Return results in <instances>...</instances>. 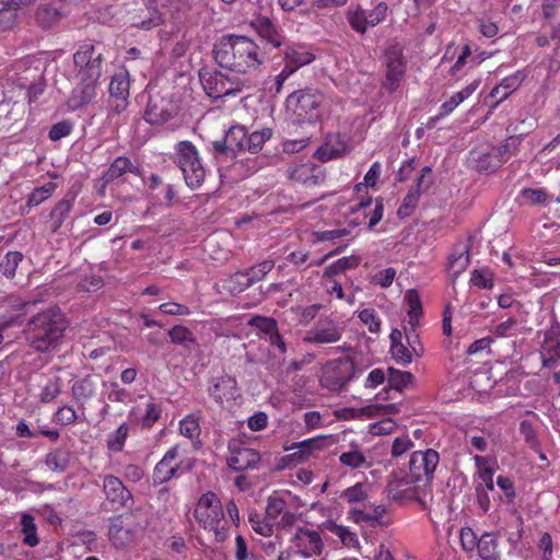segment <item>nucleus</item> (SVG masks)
<instances>
[{
  "mask_svg": "<svg viewBox=\"0 0 560 560\" xmlns=\"http://www.w3.org/2000/svg\"><path fill=\"white\" fill-rule=\"evenodd\" d=\"M104 50L102 43H83L73 54L75 83L67 101L69 109L83 108L95 98L102 75Z\"/></svg>",
  "mask_w": 560,
  "mask_h": 560,
  "instance_id": "obj_1",
  "label": "nucleus"
},
{
  "mask_svg": "<svg viewBox=\"0 0 560 560\" xmlns=\"http://www.w3.org/2000/svg\"><path fill=\"white\" fill-rule=\"evenodd\" d=\"M212 52L221 68L243 74L257 70L265 59V52L247 36H223Z\"/></svg>",
  "mask_w": 560,
  "mask_h": 560,
  "instance_id": "obj_2",
  "label": "nucleus"
},
{
  "mask_svg": "<svg viewBox=\"0 0 560 560\" xmlns=\"http://www.w3.org/2000/svg\"><path fill=\"white\" fill-rule=\"evenodd\" d=\"M68 320L59 308L50 307L32 316L25 327L30 346L38 352L55 350L65 336Z\"/></svg>",
  "mask_w": 560,
  "mask_h": 560,
  "instance_id": "obj_3",
  "label": "nucleus"
},
{
  "mask_svg": "<svg viewBox=\"0 0 560 560\" xmlns=\"http://www.w3.org/2000/svg\"><path fill=\"white\" fill-rule=\"evenodd\" d=\"M194 516L202 528L214 533L217 540L223 541L226 538L229 526L222 503L214 492L209 491L199 498Z\"/></svg>",
  "mask_w": 560,
  "mask_h": 560,
  "instance_id": "obj_4",
  "label": "nucleus"
},
{
  "mask_svg": "<svg viewBox=\"0 0 560 560\" xmlns=\"http://www.w3.org/2000/svg\"><path fill=\"white\" fill-rule=\"evenodd\" d=\"M173 162L182 171L187 186L199 188L205 180L206 170L201 163L199 152L195 144L188 140L179 141L175 145Z\"/></svg>",
  "mask_w": 560,
  "mask_h": 560,
  "instance_id": "obj_5",
  "label": "nucleus"
},
{
  "mask_svg": "<svg viewBox=\"0 0 560 560\" xmlns=\"http://www.w3.org/2000/svg\"><path fill=\"white\" fill-rule=\"evenodd\" d=\"M440 455L436 451L413 452L409 459V471L402 478L405 485H415L417 489L425 488L433 479V474L439 465Z\"/></svg>",
  "mask_w": 560,
  "mask_h": 560,
  "instance_id": "obj_6",
  "label": "nucleus"
},
{
  "mask_svg": "<svg viewBox=\"0 0 560 560\" xmlns=\"http://www.w3.org/2000/svg\"><path fill=\"white\" fill-rule=\"evenodd\" d=\"M103 492L105 498L116 510L129 509V512L125 514L127 520L130 517L138 518L141 516V510L139 508H131L133 504L132 493L125 487L118 477L114 475H106L103 478Z\"/></svg>",
  "mask_w": 560,
  "mask_h": 560,
  "instance_id": "obj_7",
  "label": "nucleus"
},
{
  "mask_svg": "<svg viewBox=\"0 0 560 560\" xmlns=\"http://www.w3.org/2000/svg\"><path fill=\"white\" fill-rule=\"evenodd\" d=\"M355 374L354 361L349 358H341L329 362L323 373L322 384L330 390H340L348 384Z\"/></svg>",
  "mask_w": 560,
  "mask_h": 560,
  "instance_id": "obj_8",
  "label": "nucleus"
},
{
  "mask_svg": "<svg viewBox=\"0 0 560 560\" xmlns=\"http://www.w3.org/2000/svg\"><path fill=\"white\" fill-rule=\"evenodd\" d=\"M200 82L206 94L213 98L235 95L245 88V82H232L220 71L200 72Z\"/></svg>",
  "mask_w": 560,
  "mask_h": 560,
  "instance_id": "obj_9",
  "label": "nucleus"
},
{
  "mask_svg": "<svg viewBox=\"0 0 560 560\" xmlns=\"http://www.w3.org/2000/svg\"><path fill=\"white\" fill-rule=\"evenodd\" d=\"M290 545L291 550L303 558L320 556L324 550L320 534L308 527H298L290 538Z\"/></svg>",
  "mask_w": 560,
  "mask_h": 560,
  "instance_id": "obj_10",
  "label": "nucleus"
},
{
  "mask_svg": "<svg viewBox=\"0 0 560 560\" xmlns=\"http://www.w3.org/2000/svg\"><path fill=\"white\" fill-rule=\"evenodd\" d=\"M386 73L383 82L384 89L395 92L402 81L406 72L402 48L398 45H390L385 51Z\"/></svg>",
  "mask_w": 560,
  "mask_h": 560,
  "instance_id": "obj_11",
  "label": "nucleus"
},
{
  "mask_svg": "<svg viewBox=\"0 0 560 560\" xmlns=\"http://www.w3.org/2000/svg\"><path fill=\"white\" fill-rule=\"evenodd\" d=\"M324 96L318 91L304 90L290 94L288 102L295 103L294 112L301 118L308 121L317 119L320 115L319 107Z\"/></svg>",
  "mask_w": 560,
  "mask_h": 560,
  "instance_id": "obj_12",
  "label": "nucleus"
},
{
  "mask_svg": "<svg viewBox=\"0 0 560 560\" xmlns=\"http://www.w3.org/2000/svg\"><path fill=\"white\" fill-rule=\"evenodd\" d=\"M124 516L125 515H118L110 518L108 528L109 540L117 549L129 547L135 541L137 534L143 530L148 524L147 520H142L130 527H125L122 521Z\"/></svg>",
  "mask_w": 560,
  "mask_h": 560,
  "instance_id": "obj_13",
  "label": "nucleus"
},
{
  "mask_svg": "<svg viewBox=\"0 0 560 560\" xmlns=\"http://www.w3.org/2000/svg\"><path fill=\"white\" fill-rule=\"evenodd\" d=\"M342 327L331 318H320L314 327L307 331L304 342L313 345L336 343L342 337Z\"/></svg>",
  "mask_w": 560,
  "mask_h": 560,
  "instance_id": "obj_14",
  "label": "nucleus"
},
{
  "mask_svg": "<svg viewBox=\"0 0 560 560\" xmlns=\"http://www.w3.org/2000/svg\"><path fill=\"white\" fill-rule=\"evenodd\" d=\"M178 112V105L167 97L160 95L151 96L145 112L144 119L150 125H162L172 119Z\"/></svg>",
  "mask_w": 560,
  "mask_h": 560,
  "instance_id": "obj_15",
  "label": "nucleus"
},
{
  "mask_svg": "<svg viewBox=\"0 0 560 560\" xmlns=\"http://www.w3.org/2000/svg\"><path fill=\"white\" fill-rule=\"evenodd\" d=\"M230 456L226 459L228 466L234 471H244L256 468L260 462V454L249 447L244 446L238 441L229 444Z\"/></svg>",
  "mask_w": 560,
  "mask_h": 560,
  "instance_id": "obj_16",
  "label": "nucleus"
},
{
  "mask_svg": "<svg viewBox=\"0 0 560 560\" xmlns=\"http://www.w3.org/2000/svg\"><path fill=\"white\" fill-rule=\"evenodd\" d=\"M324 442L325 436H316L299 443H292L290 446H284L285 451L291 452L287 456L288 462L294 465L304 463L315 451H319L324 447Z\"/></svg>",
  "mask_w": 560,
  "mask_h": 560,
  "instance_id": "obj_17",
  "label": "nucleus"
},
{
  "mask_svg": "<svg viewBox=\"0 0 560 560\" xmlns=\"http://www.w3.org/2000/svg\"><path fill=\"white\" fill-rule=\"evenodd\" d=\"M97 387V377L95 375H85L75 380L71 385L72 399L79 406L82 413H84L85 404L96 396Z\"/></svg>",
  "mask_w": 560,
  "mask_h": 560,
  "instance_id": "obj_18",
  "label": "nucleus"
},
{
  "mask_svg": "<svg viewBox=\"0 0 560 560\" xmlns=\"http://www.w3.org/2000/svg\"><path fill=\"white\" fill-rule=\"evenodd\" d=\"M178 456V445L171 447L155 465L152 474L153 485H162L176 476L180 464H173Z\"/></svg>",
  "mask_w": 560,
  "mask_h": 560,
  "instance_id": "obj_19",
  "label": "nucleus"
},
{
  "mask_svg": "<svg viewBox=\"0 0 560 560\" xmlns=\"http://www.w3.org/2000/svg\"><path fill=\"white\" fill-rule=\"evenodd\" d=\"M288 176L306 186H317L324 180V172L320 166L305 163L292 166L288 170Z\"/></svg>",
  "mask_w": 560,
  "mask_h": 560,
  "instance_id": "obj_20",
  "label": "nucleus"
},
{
  "mask_svg": "<svg viewBox=\"0 0 560 560\" xmlns=\"http://www.w3.org/2000/svg\"><path fill=\"white\" fill-rule=\"evenodd\" d=\"M347 150V142L339 133L328 135L323 144L314 153L320 162H328L330 160L341 156Z\"/></svg>",
  "mask_w": 560,
  "mask_h": 560,
  "instance_id": "obj_21",
  "label": "nucleus"
},
{
  "mask_svg": "<svg viewBox=\"0 0 560 560\" xmlns=\"http://www.w3.org/2000/svg\"><path fill=\"white\" fill-rule=\"evenodd\" d=\"M236 380L230 375L215 377L209 387V395L222 405L224 400L234 399L237 392Z\"/></svg>",
  "mask_w": 560,
  "mask_h": 560,
  "instance_id": "obj_22",
  "label": "nucleus"
},
{
  "mask_svg": "<svg viewBox=\"0 0 560 560\" xmlns=\"http://www.w3.org/2000/svg\"><path fill=\"white\" fill-rule=\"evenodd\" d=\"M250 25L261 38L273 47H280L283 44L282 34L269 18L259 14L252 20Z\"/></svg>",
  "mask_w": 560,
  "mask_h": 560,
  "instance_id": "obj_23",
  "label": "nucleus"
},
{
  "mask_svg": "<svg viewBox=\"0 0 560 560\" xmlns=\"http://www.w3.org/2000/svg\"><path fill=\"white\" fill-rule=\"evenodd\" d=\"M520 86V81L516 77H506L500 84L495 85L488 96L485 98V104L494 109L500 103L506 100Z\"/></svg>",
  "mask_w": 560,
  "mask_h": 560,
  "instance_id": "obj_24",
  "label": "nucleus"
},
{
  "mask_svg": "<svg viewBox=\"0 0 560 560\" xmlns=\"http://www.w3.org/2000/svg\"><path fill=\"white\" fill-rule=\"evenodd\" d=\"M126 173L138 174L139 168L133 165L131 160L127 156L116 158L109 167L103 174V180L105 184H109L115 179L119 178Z\"/></svg>",
  "mask_w": 560,
  "mask_h": 560,
  "instance_id": "obj_25",
  "label": "nucleus"
},
{
  "mask_svg": "<svg viewBox=\"0 0 560 560\" xmlns=\"http://www.w3.org/2000/svg\"><path fill=\"white\" fill-rule=\"evenodd\" d=\"M478 555L483 560H499L498 537L493 533L485 532L478 540Z\"/></svg>",
  "mask_w": 560,
  "mask_h": 560,
  "instance_id": "obj_26",
  "label": "nucleus"
},
{
  "mask_svg": "<svg viewBox=\"0 0 560 560\" xmlns=\"http://www.w3.org/2000/svg\"><path fill=\"white\" fill-rule=\"evenodd\" d=\"M74 199H61L50 211L51 231L57 232L69 217L73 208Z\"/></svg>",
  "mask_w": 560,
  "mask_h": 560,
  "instance_id": "obj_27",
  "label": "nucleus"
},
{
  "mask_svg": "<svg viewBox=\"0 0 560 560\" xmlns=\"http://www.w3.org/2000/svg\"><path fill=\"white\" fill-rule=\"evenodd\" d=\"M21 533L23 535V544L28 547H35L39 544L37 536V526L35 518L28 513H23L20 518Z\"/></svg>",
  "mask_w": 560,
  "mask_h": 560,
  "instance_id": "obj_28",
  "label": "nucleus"
},
{
  "mask_svg": "<svg viewBox=\"0 0 560 560\" xmlns=\"http://www.w3.org/2000/svg\"><path fill=\"white\" fill-rule=\"evenodd\" d=\"M60 11L50 4L39 5L35 13V20L42 28L52 27L60 21Z\"/></svg>",
  "mask_w": 560,
  "mask_h": 560,
  "instance_id": "obj_29",
  "label": "nucleus"
},
{
  "mask_svg": "<svg viewBox=\"0 0 560 560\" xmlns=\"http://www.w3.org/2000/svg\"><path fill=\"white\" fill-rule=\"evenodd\" d=\"M154 0H148V18L140 22H135L133 25L142 30H152L165 23V13L161 12L155 5Z\"/></svg>",
  "mask_w": 560,
  "mask_h": 560,
  "instance_id": "obj_30",
  "label": "nucleus"
},
{
  "mask_svg": "<svg viewBox=\"0 0 560 560\" xmlns=\"http://www.w3.org/2000/svg\"><path fill=\"white\" fill-rule=\"evenodd\" d=\"M339 462L351 469L369 468L371 466L358 446H352L348 452L340 454Z\"/></svg>",
  "mask_w": 560,
  "mask_h": 560,
  "instance_id": "obj_31",
  "label": "nucleus"
},
{
  "mask_svg": "<svg viewBox=\"0 0 560 560\" xmlns=\"http://www.w3.org/2000/svg\"><path fill=\"white\" fill-rule=\"evenodd\" d=\"M405 299L409 305L408 324L411 327H416L418 325L419 318L422 315V305H421L420 295L417 290L410 289L406 292Z\"/></svg>",
  "mask_w": 560,
  "mask_h": 560,
  "instance_id": "obj_32",
  "label": "nucleus"
},
{
  "mask_svg": "<svg viewBox=\"0 0 560 560\" xmlns=\"http://www.w3.org/2000/svg\"><path fill=\"white\" fill-rule=\"evenodd\" d=\"M285 61L295 68H301L311 63L315 56L302 47H288L284 52Z\"/></svg>",
  "mask_w": 560,
  "mask_h": 560,
  "instance_id": "obj_33",
  "label": "nucleus"
},
{
  "mask_svg": "<svg viewBox=\"0 0 560 560\" xmlns=\"http://www.w3.org/2000/svg\"><path fill=\"white\" fill-rule=\"evenodd\" d=\"M249 287L252 285L244 270L233 273L223 281V288L233 295L244 292Z\"/></svg>",
  "mask_w": 560,
  "mask_h": 560,
  "instance_id": "obj_34",
  "label": "nucleus"
},
{
  "mask_svg": "<svg viewBox=\"0 0 560 560\" xmlns=\"http://www.w3.org/2000/svg\"><path fill=\"white\" fill-rule=\"evenodd\" d=\"M247 131L243 126H232L225 133L228 143L235 155L237 151H244L246 147Z\"/></svg>",
  "mask_w": 560,
  "mask_h": 560,
  "instance_id": "obj_35",
  "label": "nucleus"
},
{
  "mask_svg": "<svg viewBox=\"0 0 560 560\" xmlns=\"http://www.w3.org/2000/svg\"><path fill=\"white\" fill-rule=\"evenodd\" d=\"M476 155L474 158L476 168L480 172H494L502 165L492 149L487 152H476Z\"/></svg>",
  "mask_w": 560,
  "mask_h": 560,
  "instance_id": "obj_36",
  "label": "nucleus"
},
{
  "mask_svg": "<svg viewBox=\"0 0 560 560\" xmlns=\"http://www.w3.org/2000/svg\"><path fill=\"white\" fill-rule=\"evenodd\" d=\"M248 326L256 328L260 334L261 337L267 340V338L275 332V330L278 329V323L272 317H265L255 315L249 318Z\"/></svg>",
  "mask_w": 560,
  "mask_h": 560,
  "instance_id": "obj_37",
  "label": "nucleus"
},
{
  "mask_svg": "<svg viewBox=\"0 0 560 560\" xmlns=\"http://www.w3.org/2000/svg\"><path fill=\"white\" fill-rule=\"evenodd\" d=\"M129 80L127 73L119 72L112 77L108 86L110 97H125L129 96Z\"/></svg>",
  "mask_w": 560,
  "mask_h": 560,
  "instance_id": "obj_38",
  "label": "nucleus"
},
{
  "mask_svg": "<svg viewBox=\"0 0 560 560\" xmlns=\"http://www.w3.org/2000/svg\"><path fill=\"white\" fill-rule=\"evenodd\" d=\"M200 418L194 413L187 415L179 422V432L185 438L189 440H198L201 429H200Z\"/></svg>",
  "mask_w": 560,
  "mask_h": 560,
  "instance_id": "obj_39",
  "label": "nucleus"
},
{
  "mask_svg": "<svg viewBox=\"0 0 560 560\" xmlns=\"http://www.w3.org/2000/svg\"><path fill=\"white\" fill-rule=\"evenodd\" d=\"M275 261L271 259L262 260L250 268L245 269V273L250 285L261 281L273 268Z\"/></svg>",
  "mask_w": 560,
  "mask_h": 560,
  "instance_id": "obj_40",
  "label": "nucleus"
},
{
  "mask_svg": "<svg viewBox=\"0 0 560 560\" xmlns=\"http://www.w3.org/2000/svg\"><path fill=\"white\" fill-rule=\"evenodd\" d=\"M168 336L172 343L179 345L185 348H189L190 345L196 342L192 331L182 325L174 326L170 329Z\"/></svg>",
  "mask_w": 560,
  "mask_h": 560,
  "instance_id": "obj_41",
  "label": "nucleus"
},
{
  "mask_svg": "<svg viewBox=\"0 0 560 560\" xmlns=\"http://www.w3.org/2000/svg\"><path fill=\"white\" fill-rule=\"evenodd\" d=\"M522 139L517 136L509 137L503 144L498 148H491L494 154L500 160L501 164L506 162L512 155H514L521 144Z\"/></svg>",
  "mask_w": 560,
  "mask_h": 560,
  "instance_id": "obj_42",
  "label": "nucleus"
},
{
  "mask_svg": "<svg viewBox=\"0 0 560 560\" xmlns=\"http://www.w3.org/2000/svg\"><path fill=\"white\" fill-rule=\"evenodd\" d=\"M542 350L546 353L560 355V326H551L545 331Z\"/></svg>",
  "mask_w": 560,
  "mask_h": 560,
  "instance_id": "obj_43",
  "label": "nucleus"
},
{
  "mask_svg": "<svg viewBox=\"0 0 560 560\" xmlns=\"http://www.w3.org/2000/svg\"><path fill=\"white\" fill-rule=\"evenodd\" d=\"M22 259L23 255L20 252H8L0 261V272L8 279H12Z\"/></svg>",
  "mask_w": 560,
  "mask_h": 560,
  "instance_id": "obj_44",
  "label": "nucleus"
},
{
  "mask_svg": "<svg viewBox=\"0 0 560 560\" xmlns=\"http://www.w3.org/2000/svg\"><path fill=\"white\" fill-rule=\"evenodd\" d=\"M129 428L127 423H121L116 431L112 432L107 439V448L110 452L119 453L125 446L128 436Z\"/></svg>",
  "mask_w": 560,
  "mask_h": 560,
  "instance_id": "obj_45",
  "label": "nucleus"
},
{
  "mask_svg": "<svg viewBox=\"0 0 560 560\" xmlns=\"http://www.w3.org/2000/svg\"><path fill=\"white\" fill-rule=\"evenodd\" d=\"M287 510V502L277 493L267 500L266 516L269 521L276 522Z\"/></svg>",
  "mask_w": 560,
  "mask_h": 560,
  "instance_id": "obj_46",
  "label": "nucleus"
},
{
  "mask_svg": "<svg viewBox=\"0 0 560 560\" xmlns=\"http://www.w3.org/2000/svg\"><path fill=\"white\" fill-rule=\"evenodd\" d=\"M56 184L48 182L45 185L35 188L28 196L26 206L36 207L48 199L55 191Z\"/></svg>",
  "mask_w": 560,
  "mask_h": 560,
  "instance_id": "obj_47",
  "label": "nucleus"
},
{
  "mask_svg": "<svg viewBox=\"0 0 560 560\" xmlns=\"http://www.w3.org/2000/svg\"><path fill=\"white\" fill-rule=\"evenodd\" d=\"M69 453L63 450H56L46 455V465L51 470L63 471L69 465Z\"/></svg>",
  "mask_w": 560,
  "mask_h": 560,
  "instance_id": "obj_48",
  "label": "nucleus"
},
{
  "mask_svg": "<svg viewBox=\"0 0 560 560\" xmlns=\"http://www.w3.org/2000/svg\"><path fill=\"white\" fill-rule=\"evenodd\" d=\"M271 131L269 129H264L261 131H254L250 135L246 136V147L245 150H247L250 153H257L261 150L265 142L270 139Z\"/></svg>",
  "mask_w": 560,
  "mask_h": 560,
  "instance_id": "obj_49",
  "label": "nucleus"
},
{
  "mask_svg": "<svg viewBox=\"0 0 560 560\" xmlns=\"http://www.w3.org/2000/svg\"><path fill=\"white\" fill-rule=\"evenodd\" d=\"M347 20L350 26L358 33L364 34L368 30L366 11L362 8H357L354 11H349Z\"/></svg>",
  "mask_w": 560,
  "mask_h": 560,
  "instance_id": "obj_50",
  "label": "nucleus"
},
{
  "mask_svg": "<svg viewBox=\"0 0 560 560\" xmlns=\"http://www.w3.org/2000/svg\"><path fill=\"white\" fill-rule=\"evenodd\" d=\"M61 378L55 376L50 378L46 385L43 387L39 399L44 404H48L56 399L61 393Z\"/></svg>",
  "mask_w": 560,
  "mask_h": 560,
  "instance_id": "obj_51",
  "label": "nucleus"
},
{
  "mask_svg": "<svg viewBox=\"0 0 560 560\" xmlns=\"http://www.w3.org/2000/svg\"><path fill=\"white\" fill-rule=\"evenodd\" d=\"M389 378L388 383L392 388L397 390L408 386L413 381V375L410 372L399 371L395 369H388Z\"/></svg>",
  "mask_w": 560,
  "mask_h": 560,
  "instance_id": "obj_52",
  "label": "nucleus"
},
{
  "mask_svg": "<svg viewBox=\"0 0 560 560\" xmlns=\"http://www.w3.org/2000/svg\"><path fill=\"white\" fill-rule=\"evenodd\" d=\"M521 197L530 205H542L548 199V195L542 188H524L521 190Z\"/></svg>",
  "mask_w": 560,
  "mask_h": 560,
  "instance_id": "obj_53",
  "label": "nucleus"
},
{
  "mask_svg": "<svg viewBox=\"0 0 560 560\" xmlns=\"http://www.w3.org/2000/svg\"><path fill=\"white\" fill-rule=\"evenodd\" d=\"M516 326L517 320L513 317H510L506 320L493 326L490 329V332L498 338H506L515 335Z\"/></svg>",
  "mask_w": 560,
  "mask_h": 560,
  "instance_id": "obj_54",
  "label": "nucleus"
},
{
  "mask_svg": "<svg viewBox=\"0 0 560 560\" xmlns=\"http://www.w3.org/2000/svg\"><path fill=\"white\" fill-rule=\"evenodd\" d=\"M388 5L383 1L378 2L371 11H366L369 26L374 27L382 23L386 19Z\"/></svg>",
  "mask_w": 560,
  "mask_h": 560,
  "instance_id": "obj_55",
  "label": "nucleus"
},
{
  "mask_svg": "<svg viewBox=\"0 0 560 560\" xmlns=\"http://www.w3.org/2000/svg\"><path fill=\"white\" fill-rule=\"evenodd\" d=\"M248 522L253 530L261 536L269 537L273 533V526L264 520L259 514H250Z\"/></svg>",
  "mask_w": 560,
  "mask_h": 560,
  "instance_id": "obj_56",
  "label": "nucleus"
},
{
  "mask_svg": "<svg viewBox=\"0 0 560 560\" xmlns=\"http://www.w3.org/2000/svg\"><path fill=\"white\" fill-rule=\"evenodd\" d=\"M360 264V258L358 256H349V257H342L335 262H332L328 267V271L331 273H340L345 272L346 270L357 268Z\"/></svg>",
  "mask_w": 560,
  "mask_h": 560,
  "instance_id": "obj_57",
  "label": "nucleus"
},
{
  "mask_svg": "<svg viewBox=\"0 0 560 560\" xmlns=\"http://www.w3.org/2000/svg\"><path fill=\"white\" fill-rule=\"evenodd\" d=\"M450 268L453 270L454 275L462 273L467 266L469 265V253L468 249L459 254H452L448 258Z\"/></svg>",
  "mask_w": 560,
  "mask_h": 560,
  "instance_id": "obj_58",
  "label": "nucleus"
},
{
  "mask_svg": "<svg viewBox=\"0 0 560 560\" xmlns=\"http://www.w3.org/2000/svg\"><path fill=\"white\" fill-rule=\"evenodd\" d=\"M107 397L109 401L127 404L132 400L133 396L128 389L114 382L110 384V389Z\"/></svg>",
  "mask_w": 560,
  "mask_h": 560,
  "instance_id": "obj_59",
  "label": "nucleus"
},
{
  "mask_svg": "<svg viewBox=\"0 0 560 560\" xmlns=\"http://www.w3.org/2000/svg\"><path fill=\"white\" fill-rule=\"evenodd\" d=\"M419 191L410 190L404 198L402 203L398 208V215L400 218H405L411 214L412 210L417 207L419 202Z\"/></svg>",
  "mask_w": 560,
  "mask_h": 560,
  "instance_id": "obj_60",
  "label": "nucleus"
},
{
  "mask_svg": "<svg viewBox=\"0 0 560 560\" xmlns=\"http://www.w3.org/2000/svg\"><path fill=\"white\" fill-rule=\"evenodd\" d=\"M78 413L74 408L70 405H63L55 413V420L60 425H69L77 421Z\"/></svg>",
  "mask_w": 560,
  "mask_h": 560,
  "instance_id": "obj_61",
  "label": "nucleus"
},
{
  "mask_svg": "<svg viewBox=\"0 0 560 560\" xmlns=\"http://www.w3.org/2000/svg\"><path fill=\"white\" fill-rule=\"evenodd\" d=\"M390 353L393 359L401 365H407L412 361L411 351L405 347L402 342H396L395 345H392Z\"/></svg>",
  "mask_w": 560,
  "mask_h": 560,
  "instance_id": "obj_62",
  "label": "nucleus"
},
{
  "mask_svg": "<svg viewBox=\"0 0 560 560\" xmlns=\"http://www.w3.org/2000/svg\"><path fill=\"white\" fill-rule=\"evenodd\" d=\"M460 544L466 552H472L477 546L479 538L470 527H463L459 533Z\"/></svg>",
  "mask_w": 560,
  "mask_h": 560,
  "instance_id": "obj_63",
  "label": "nucleus"
},
{
  "mask_svg": "<svg viewBox=\"0 0 560 560\" xmlns=\"http://www.w3.org/2000/svg\"><path fill=\"white\" fill-rule=\"evenodd\" d=\"M360 320L369 327L371 332H378L381 329V319L372 308H364L359 313Z\"/></svg>",
  "mask_w": 560,
  "mask_h": 560,
  "instance_id": "obj_64",
  "label": "nucleus"
}]
</instances>
